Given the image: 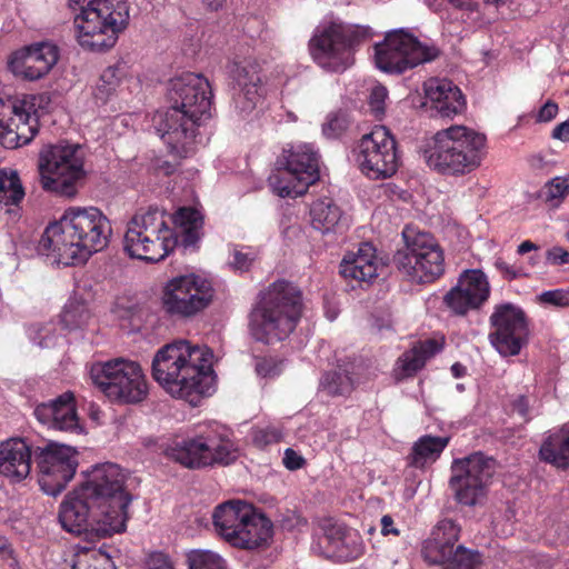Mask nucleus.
I'll return each mask as SVG.
<instances>
[{"mask_svg":"<svg viewBox=\"0 0 569 569\" xmlns=\"http://www.w3.org/2000/svg\"><path fill=\"white\" fill-rule=\"evenodd\" d=\"M513 410L517 413H519V416L526 419L529 410V403L527 398L519 397L513 403Z\"/></svg>","mask_w":569,"mask_h":569,"instance_id":"61","label":"nucleus"},{"mask_svg":"<svg viewBox=\"0 0 569 569\" xmlns=\"http://www.w3.org/2000/svg\"><path fill=\"white\" fill-rule=\"evenodd\" d=\"M209 446V437L182 439L167 449V456L186 468L199 469L212 465Z\"/></svg>","mask_w":569,"mask_h":569,"instance_id":"33","label":"nucleus"},{"mask_svg":"<svg viewBox=\"0 0 569 569\" xmlns=\"http://www.w3.org/2000/svg\"><path fill=\"white\" fill-rule=\"evenodd\" d=\"M61 322L67 329H76L83 326L89 319L86 305L78 300H70L61 312Z\"/></svg>","mask_w":569,"mask_h":569,"instance_id":"44","label":"nucleus"},{"mask_svg":"<svg viewBox=\"0 0 569 569\" xmlns=\"http://www.w3.org/2000/svg\"><path fill=\"white\" fill-rule=\"evenodd\" d=\"M212 359L213 353L207 346L177 340L156 352L152 377L171 397L197 406L213 390Z\"/></svg>","mask_w":569,"mask_h":569,"instance_id":"1","label":"nucleus"},{"mask_svg":"<svg viewBox=\"0 0 569 569\" xmlns=\"http://www.w3.org/2000/svg\"><path fill=\"white\" fill-rule=\"evenodd\" d=\"M451 471L450 487L456 500L472 507L486 496L487 487L495 473V461L481 452H476L455 460Z\"/></svg>","mask_w":569,"mask_h":569,"instance_id":"18","label":"nucleus"},{"mask_svg":"<svg viewBox=\"0 0 569 569\" xmlns=\"http://www.w3.org/2000/svg\"><path fill=\"white\" fill-rule=\"evenodd\" d=\"M281 361L273 358H258L256 360L254 369L258 376L262 378L276 377L281 372Z\"/></svg>","mask_w":569,"mask_h":569,"instance_id":"50","label":"nucleus"},{"mask_svg":"<svg viewBox=\"0 0 569 569\" xmlns=\"http://www.w3.org/2000/svg\"><path fill=\"white\" fill-rule=\"evenodd\" d=\"M405 248L393 256L397 270L416 283H430L445 272V253L436 239L427 232L402 231Z\"/></svg>","mask_w":569,"mask_h":569,"instance_id":"8","label":"nucleus"},{"mask_svg":"<svg viewBox=\"0 0 569 569\" xmlns=\"http://www.w3.org/2000/svg\"><path fill=\"white\" fill-rule=\"evenodd\" d=\"M363 31L339 23L318 29L310 40V52L317 63L331 71H343L355 61V47Z\"/></svg>","mask_w":569,"mask_h":569,"instance_id":"14","label":"nucleus"},{"mask_svg":"<svg viewBox=\"0 0 569 569\" xmlns=\"http://www.w3.org/2000/svg\"><path fill=\"white\" fill-rule=\"evenodd\" d=\"M58 59V48L41 42L14 52L9 60V68L14 76L33 81L46 76Z\"/></svg>","mask_w":569,"mask_h":569,"instance_id":"26","label":"nucleus"},{"mask_svg":"<svg viewBox=\"0 0 569 569\" xmlns=\"http://www.w3.org/2000/svg\"><path fill=\"white\" fill-rule=\"evenodd\" d=\"M254 259L256 253L252 250L242 251L240 249H234L230 264L236 270L246 271L249 269Z\"/></svg>","mask_w":569,"mask_h":569,"instance_id":"52","label":"nucleus"},{"mask_svg":"<svg viewBox=\"0 0 569 569\" xmlns=\"http://www.w3.org/2000/svg\"><path fill=\"white\" fill-rule=\"evenodd\" d=\"M355 159L360 171L376 180L392 177L400 164L397 141L383 126L361 137L355 148Z\"/></svg>","mask_w":569,"mask_h":569,"instance_id":"13","label":"nucleus"},{"mask_svg":"<svg viewBox=\"0 0 569 569\" xmlns=\"http://www.w3.org/2000/svg\"><path fill=\"white\" fill-rule=\"evenodd\" d=\"M210 439V453L212 457L213 463H223L229 465L236 459V453L233 449V445L229 440L209 437Z\"/></svg>","mask_w":569,"mask_h":569,"instance_id":"46","label":"nucleus"},{"mask_svg":"<svg viewBox=\"0 0 569 569\" xmlns=\"http://www.w3.org/2000/svg\"><path fill=\"white\" fill-rule=\"evenodd\" d=\"M231 73L239 87V92L234 96L236 108L240 113L248 114L261 98V78L257 67L251 62H236Z\"/></svg>","mask_w":569,"mask_h":569,"instance_id":"32","label":"nucleus"},{"mask_svg":"<svg viewBox=\"0 0 569 569\" xmlns=\"http://www.w3.org/2000/svg\"><path fill=\"white\" fill-rule=\"evenodd\" d=\"M212 521L218 536L234 548H264L272 537L271 521L244 501L231 500L217 506Z\"/></svg>","mask_w":569,"mask_h":569,"instance_id":"6","label":"nucleus"},{"mask_svg":"<svg viewBox=\"0 0 569 569\" xmlns=\"http://www.w3.org/2000/svg\"><path fill=\"white\" fill-rule=\"evenodd\" d=\"M153 121L157 132L170 153L178 158H186L193 152L197 129L202 121L170 107L166 111L158 112Z\"/></svg>","mask_w":569,"mask_h":569,"instance_id":"23","label":"nucleus"},{"mask_svg":"<svg viewBox=\"0 0 569 569\" xmlns=\"http://www.w3.org/2000/svg\"><path fill=\"white\" fill-rule=\"evenodd\" d=\"M174 222L181 229V242L184 248L194 247L202 236L203 217L193 208H180Z\"/></svg>","mask_w":569,"mask_h":569,"instance_id":"38","label":"nucleus"},{"mask_svg":"<svg viewBox=\"0 0 569 569\" xmlns=\"http://www.w3.org/2000/svg\"><path fill=\"white\" fill-rule=\"evenodd\" d=\"M387 97L388 90L386 87L378 84L371 89L369 96V107L375 117L381 118L385 114Z\"/></svg>","mask_w":569,"mask_h":569,"instance_id":"49","label":"nucleus"},{"mask_svg":"<svg viewBox=\"0 0 569 569\" xmlns=\"http://www.w3.org/2000/svg\"><path fill=\"white\" fill-rule=\"evenodd\" d=\"M38 168L43 190L73 198L86 179L84 151L80 144H49L39 153Z\"/></svg>","mask_w":569,"mask_h":569,"instance_id":"7","label":"nucleus"},{"mask_svg":"<svg viewBox=\"0 0 569 569\" xmlns=\"http://www.w3.org/2000/svg\"><path fill=\"white\" fill-rule=\"evenodd\" d=\"M282 461L284 467L289 470H298L302 468L306 462L305 458L291 448L284 450Z\"/></svg>","mask_w":569,"mask_h":569,"instance_id":"54","label":"nucleus"},{"mask_svg":"<svg viewBox=\"0 0 569 569\" xmlns=\"http://www.w3.org/2000/svg\"><path fill=\"white\" fill-rule=\"evenodd\" d=\"M558 113V106L555 102H546L538 112V121L547 122L552 120Z\"/></svg>","mask_w":569,"mask_h":569,"instance_id":"58","label":"nucleus"},{"mask_svg":"<svg viewBox=\"0 0 569 569\" xmlns=\"http://www.w3.org/2000/svg\"><path fill=\"white\" fill-rule=\"evenodd\" d=\"M281 438L282 432L273 426L256 428L252 432V441L257 447L260 448L277 443L281 440Z\"/></svg>","mask_w":569,"mask_h":569,"instance_id":"48","label":"nucleus"},{"mask_svg":"<svg viewBox=\"0 0 569 569\" xmlns=\"http://www.w3.org/2000/svg\"><path fill=\"white\" fill-rule=\"evenodd\" d=\"M569 193V182L567 178L556 177L546 183L543 188L545 199L548 202L562 200Z\"/></svg>","mask_w":569,"mask_h":569,"instance_id":"47","label":"nucleus"},{"mask_svg":"<svg viewBox=\"0 0 569 569\" xmlns=\"http://www.w3.org/2000/svg\"><path fill=\"white\" fill-rule=\"evenodd\" d=\"M538 248L539 247L536 243H533L532 241L526 240V241L521 242L518 246L517 252L519 254H525V253L530 252L532 250H538Z\"/></svg>","mask_w":569,"mask_h":569,"instance_id":"63","label":"nucleus"},{"mask_svg":"<svg viewBox=\"0 0 569 569\" xmlns=\"http://www.w3.org/2000/svg\"><path fill=\"white\" fill-rule=\"evenodd\" d=\"M382 268L383 263L377 256L376 248L369 242H363L356 252H349L343 257L340 273L346 279L370 283Z\"/></svg>","mask_w":569,"mask_h":569,"instance_id":"29","label":"nucleus"},{"mask_svg":"<svg viewBox=\"0 0 569 569\" xmlns=\"http://www.w3.org/2000/svg\"><path fill=\"white\" fill-rule=\"evenodd\" d=\"M539 458L558 469H569V422L545 438L539 449Z\"/></svg>","mask_w":569,"mask_h":569,"instance_id":"36","label":"nucleus"},{"mask_svg":"<svg viewBox=\"0 0 569 569\" xmlns=\"http://www.w3.org/2000/svg\"><path fill=\"white\" fill-rule=\"evenodd\" d=\"M311 224L322 233L337 231L341 226L342 212L340 208L328 198L313 202L310 209Z\"/></svg>","mask_w":569,"mask_h":569,"instance_id":"37","label":"nucleus"},{"mask_svg":"<svg viewBox=\"0 0 569 569\" xmlns=\"http://www.w3.org/2000/svg\"><path fill=\"white\" fill-rule=\"evenodd\" d=\"M37 420L49 429L80 433L82 427L79 422L74 395L66 391L48 402L39 403L34 408Z\"/></svg>","mask_w":569,"mask_h":569,"instance_id":"27","label":"nucleus"},{"mask_svg":"<svg viewBox=\"0 0 569 569\" xmlns=\"http://www.w3.org/2000/svg\"><path fill=\"white\" fill-rule=\"evenodd\" d=\"M111 232L108 218L99 209L70 207L59 221L46 228L39 250L58 263L81 264L108 246Z\"/></svg>","mask_w":569,"mask_h":569,"instance_id":"2","label":"nucleus"},{"mask_svg":"<svg viewBox=\"0 0 569 569\" xmlns=\"http://www.w3.org/2000/svg\"><path fill=\"white\" fill-rule=\"evenodd\" d=\"M439 54L440 50L436 46L422 43L403 28L386 32L383 40L373 47L377 68L390 74H401L437 59Z\"/></svg>","mask_w":569,"mask_h":569,"instance_id":"10","label":"nucleus"},{"mask_svg":"<svg viewBox=\"0 0 569 569\" xmlns=\"http://www.w3.org/2000/svg\"><path fill=\"white\" fill-rule=\"evenodd\" d=\"M490 296L487 276L479 269L465 270L445 296L443 303L456 316L478 310Z\"/></svg>","mask_w":569,"mask_h":569,"instance_id":"24","label":"nucleus"},{"mask_svg":"<svg viewBox=\"0 0 569 569\" xmlns=\"http://www.w3.org/2000/svg\"><path fill=\"white\" fill-rule=\"evenodd\" d=\"M77 455L74 448L56 442L36 448L34 460L39 469V485L44 493L57 496L64 490L76 475Z\"/></svg>","mask_w":569,"mask_h":569,"instance_id":"20","label":"nucleus"},{"mask_svg":"<svg viewBox=\"0 0 569 569\" xmlns=\"http://www.w3.org/2000/svg\"><path fill=\"white\" fill-rule=\"evenodd\" d=\"M381 532L382 535H398L399 531L393 527V520L390 516L386 515L381 518Z\"/></svg>","mask_w":569,"mask_h":569,"instance_id":"62","label":"nucleus"},{"mask_svg":"<svg viewBox=\"0 0 569 569\" xmlns=\"http://www.w3.org/2000/svg\"><path fill=\"white\" fill-rule=\"evenodd\" d=\"M59 521L66 531L77 536L89 530L103 537L123 531L110 528L109 523L113 521L111 516L97 505L81 487L68 493L61 502Z\"/></svg>","mask_w":569,"mask_h":569,"instance_id":"17","label":"nucleus"},{"mask_svg":"<svg viewBox=\"0 0 569 569\" xmlns=\"http://www.w3.org/2000/svg\"><path fill=\"white\" fill-rule=\"evenodd\" d=\"M493 331L489 335L492 347L503 357L516 356L527 343L528 326L525 312L511 305L502 303L490 316Z\"/></svg>","mask_w":569,"mask_h":569,"instance_id":"22","label":"nucleus"},{"mask_svg":"<svg viewBox=\"0 0 569 569\" xmlns=\"http://www.w3.org/2000/svg\"><path fill=\"white\" fill-rule=\"evenodd\" d=\"M448 441V437H421L412 447L411 465L422 468L428 461H435L446 448Z\"/></svg>","mask_w":569,"mask_h":569,"instance_id":"40","label":"nucleus"},{"mask_svg":"<svg viewBox=\"0 0 569 569\" xmlns=\"http://www.w3.org/2000/svg\"><path fill=\"white\" fill-rule=\"evenodd\" d=\"M71 569H116L110 556L102 550L81 549L73 555Z\"/></svg>","mask_w":569,"mask_h":569,"instance_id":"42","label":"nucleus"},{"mask_svg":"<svg viewBox=\"0 0 569 569\" xmlns=\"http://www.w3.org/2000/svg\"><path fill=\"white\" fill-rule=\"evenodd\" d=\"M343 129V120L337 116L328 118V121L323 124V132L328 137H336Z\"/></svg>","mask_w":569,"mask_h":569,"instance_id":"57","label":"nucleus"},{"mask_svg":"<svg viewBox=\"0 0 569 569\" xmlns=\"http://www.w3.org/2000/svg\"><path fill=\"white\" fill-rule=\"evenodd\" d=\"M540 300L543 303L553 305L557 307H569V289L545 291L540 295Z\"/></svg>","mask_w":569,"mask_h":569,"instance_id":"51","label":"nucleus"},{"mask_svg":"<svg viewBox=\"0 0 569 569\" xmlns=\"http://www.w3.org/2000/svg\"><path fill=\"white\" fill-rule=\"evenodd\" d=\"M456 9L475 12L478 10V3L475 0H447Z\"/></svg>","mask_w":569,"mask_h":569,"instance_id":"60","label":"nucleus"},{"mask_svg":"<svg viewBox=\"0 0 569 569\" xmlns=\"http://www.w3.org/2000/svg\"><path fill=\"white\" fill-rule=\"evenodd\" d=\"M188 569H228L227 561L208 549H193L187 553Z\"/></svg>","mask_w":569,"mask_h":569,"instance_id":"43","label":"nucleus"},{"mask_svg":"<svg viewBox=\"0 0 569 569\" xmlns=\"http://www.w3.org/2000/svg\"><path fill=\"white\" fill-rule=\"evenodd\" d=\"M36 96L0 97V143L14 149L29 143L38 130Z\"/></svg>","mask_w":569,"mask_h":569,"instance_id":"16","label":"nucleus"},{"mask_svg":"<svg viewBox=\"0 0 569 569\" xmlns=\"http://www.w3.org/2000/svg\"><path fill=\"white\" fill-rule=\"evenodd\" d=\"M93 385L112 402L136 405L148 396V383L141 366L131 360L116 358L92 366Z\"/></svg>","mask_w":569,"mask_h":569,"instance_id":"9","label":"nucleus"},{"mask_svg":"<svg viewBox=\"0 0 569 569\" xmlns=\"http://www.w3.org/2000/svg\"><path fill=\"white\" fill-rule=\"evenodd\" d=\"M486 136L465 126H451L427 139L419 152L426 164L441 174L461 176L482 161Z\"/></svg>","mask_w":569,"mask_h":569,"instance_id":"3","label":"nucleus"},{"mask_svg":"<svg viewBox=\"0 0 569 569\" xmlns=\"http://www.w3.org/2000/svg\"><path fill=\"white\" fill-rule=\"evenodd\" d=\"M167 97L172 109L202 122L210 118L212 91L201 74L184 72L172 78L168 82Z\"/></svg>","mask_w":569,"mask_h":569,"instance_id":"21","label":"nucleus"},{"mask_svg":"<svg viewBox=\"0 0 569 569\" xmlns=\"http://www.w3.org/2000/svg\"><path fill=\"white\" fill-rule=\"evenodd\" d=\"M277 164L278 172L269 181L281 198L302 196L319 179L318 156L310 144L301 143L284 149Z\"/></svg>","mask_w":569,"mask_h":569,"instance_id":"12","label":"nucleus"},{"mask_svg":"<svg viewBox=\"0 0 569 569\" xmlns=\"http://www.w3.org/2000/svg\"><path fill=\"white\" fill-rule=\"evenodd\" d=\"M302 310L301 292L291 282L278 280L260 296L250 315L253 338L264 343L287 339L295 330Z\"/></svg>","mask_w":569,"mask_h":569,"instance_id":"4","label":"nucleus"},{"mask_svg":"<svg viewBox=\"0 0 569 569\" xmlns=\"http://www.w3.org/2000/svg\"><path fill=\"white\" fill-rule=\"evenodd\" d=\"M551 137L560 141H569V118L553 128Z\"/></svg>","mask_w":569,"mask_h":569,"instance_id":"59","label":"nucleus"},{"mask_svg":"<svg viewBox=\"0 0 569 569\" xmlns=\"http://www.w3.org/2000/svg\"><path fill=\"white\" fill-rule=\"evenodd\" d=\"M127 229L151 237L177 239L168 226L167 211L157 204L138 209L129 220Z\"/></svg>","mask_w":569,"mask_h":569,"instance_id":"34","label":"nucleus"},{"mask_svg":"<svg viewBox=\"0 0 569 569\" xmlns=\"http://www.w3.org/2000/svg\"><path fill=\"white\" fill-rule=\"evenodd\" d=\"M496 268L500 271L502 277L507 280H513L520 277H527L528 273L516 264H509L506 261L498 259L495 262Z\"/></svg>","mask_w":569,"mask_h":569,"instance_id":"53","label":"nucleus"},{"mask_svg":"<svg viewBox=\"0 0 569 569\" xmlns=\"http://www.w3.org/2000/svg\"><path fill=\"white\" fill-rule=\"evenodd\" d=\"M321 387L330 396H342L352 390V382L347 375L333 371L323 376Z\"/></svg>","mask_w":569,"mask_h":569,"instance_id":"45","label":"nucleus"},{"mask_svg":"<svg viewBox=\"0 0 569 569\" xmlns=\"http://www.w3.org/2000/svg\"><path fill=\"white\" fill-rule=\"evenodd\" d=\"M226 0H202L203 4L210 9V10H213V11H217L219 10L220 8H222L223 3H224Z\"/></svg>","mask_w":569,"mask_h":569,"instance_id":"64","label":"nucleus"},{"mask_svg":"<svg viewBox=\"0 0 569 569\" xmlns=\"http://www.w3.org/2000/svg\"><path fill=\"white\" fill-rule=\"evenodd\" d=\"M24 197V190L16 170H0V203L18 204Z\"/></svg>","mask_w":569,"mask_h":569,"instance_id":"41","label":"nucleus"},{"mask_svg":"<svg viewBox=\"0 0 569 569\" xmlns=\"http://www.w3.org/2000/svg\"><path fill=\"white\" fill-rule=\"evenodd\" d=\"M547 260L551 264H569V252L561 247H552L546 253Z\"/></svg>","mask_w":569,"mask_h":569,"instance_id":"55","label":"nucleus"},{"mask_svg":"<svg viewBox=\"0 0 569 569\" xmlns=\"http://www.w3.org/2000/svg\"><path fill=\"white\" fill-rule=\"evenodd\" d=\"M213 298V288L207 279L187 274L168 281L162 295V305L167 313L190 318L206 309Z\"/></svg>","mask_w":569,"mask_h":569,"instance_id":"19","label":"nucleus"},{"mask_svg":"<svg viewBox=\"0 0 569 569\" xmlns=\"http://www.w3.org/2000/svg\"><path fill=\"white\" fill-rule=\"evenodd\" d=\"M460 527L452 519L440 520L423 542L422 556L432 565L446 563L443 569H477L481 565L478 551L457 546Z\"/></svg>","mask_w":569,"mask_h":569,"instance_id":"15","label":"nucleus"},{"mask_svg":"<svg viewBox=\"0 0 569 569\" xmlns=\"http://www.w3.org/2000/svg\"><path fill=\"white\" fill-rule=\"evenodd\" d=\"M31 471V450L22 439H9L0 443V475L11 482H20Z\"/></svg>","mask_w":569,"mask_h":569,"instance_id":"31","label":"nucleus"},{"mask_svg":"<svg viewBox=\"0 0 569 569\" xmlns=\"http://www.w3.org/2000/svg\"><path fill=\"white\" fill-rule=\"evenodd\" d=\"M148 567L149 569H173L169 558L161 552L152 553L149 557Z\"/></svg>","mask_w":569,"mask_h":569,"instance_id":"56","label":"nucleus"},{"mask_svg":"<svg viewBox=\"0 0 569 569\" xmlns=\"http://www.w3.org/2000/svg\"><path fill=\"white\" fill-rule=\"evenodd\" d=\"M70 0L80 12L73 19L79 46L92 52L114 47L119 34L128 27L130 7L126 0Z\"/></svg>","mask_w":569,"mask_h":569,"instance_id":"5","label":"nucleus"},{"mask_svg":"<svg viewBox=\"0 0 569 569\" xmlns=\"http://www.w3.org/2000/svg\"><path fill=\"white\" fill-rule=\"evenodd\" d=\"M425 93L430 107L441 118H452L466 108L461 90L448 79L431 78L425 82Z\"/></svg>","mask_w":569,"mask_h":569,"instance_id":"28","label":"nucleus"},{"mask_svg":"<svg viewBox=\"0 0 569 569\" xmlns=\"http://www.w3.org/2000/svg\"><path fill=\"white\" fill-rule=\"evenodd\" d=\"M323 555L338 561H352L365 552V543L359 532L333 519H322L319 523Z\"/></svg>","mask_w":569,"mask_h":569,"instance_id":"25","label":"nucleus"},{"mask_svg":"<svg viewBox=\"0 0 569 569\" xmlns=\"http://www.w3.org/2000/svg\"><path fill=\"white\" fill-rule=\"evenodd\" d=\"M442 349V342L437 339H426L416 342L412 348L406 351L397 361L395 369L396 377L403 379L416 375L426 363Z\"/></svg>","mask_w":569,"mask_h":569,"instance_id":"35","label":"nucleus"},{"mask_svg":"<svg viewBox=\"0 0 569 569\" xmlns=\"http://www.w3.org/2000/svg\"><path fill=\"white\" fill-rule=\"evenodd\" d=\"M126 473L116 463L106 462L94 466L80 486L97 505L111 516V529H126L128 507L132 500L124 488Z\"/></svg>","mask_w":569,"mask_h":569,"instance_id":"11","label":"nucleus"},{"mask_svg":"<svg viewBox=\"0 0 569 569\" xmlns=\"http://www.w3.org/2000/svg\"><path fill=\"white\" fill-rule=\"evenodd\" d=\"M128 76V67L124 62H117L107 67L99 77L93 89V96L101 102L108 101Z\"/></svg>","mask_w":569,"mask_h":569,"instance_id":"39","label":"nucleus"},{"mask_svg":"<svg viewBox=\"0 0 569 569\" xmlns=\"http://www.w3.org/2000/svg\"><path fill=\"white\" fill-rule=\"evenodd\" d=\"M177 243V239L151 237L130 229L126 230L123 238L124 251L131 258L148 262H159L163 260L173 251Z\"/></svg>","mask_w":569,"mask_h":569,"instance_id":"30","label":"nucleus"}]
</instances>
